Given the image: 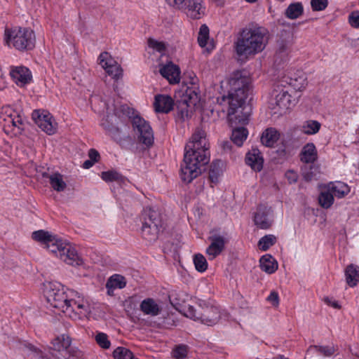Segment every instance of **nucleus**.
<instances>
[{
    "mask_svg": "<svg viewBox=\"0 0 359 359\" xmlns=\"http://www.w3.org/2000/svg\"><path fill=\"white\" fill-rule=\"evenodd\" d=\"M43 294L50 306L70 318L76 314L86 316L90 313V305L86 299L57 281L44 283Z\"/></svg>",
    "mask_w": 359,
    "mask_h": 359,
    "instance_id": "1",
    "label": "nucleus"
},
{
    "mask_svg": "<svg viewBox=\"0 0 359 359\" xmlns=\"http://www.w3.org/2000/svg\"><path fill=\"white\" fill-rule=\"evenodd\" d=\"M209 161V143L205 131L195 130L184 149V163L181 167V178L191 182L201 172V167Z\"/></svg>",
    "mask_w": 359,
    "mask_h": 359,
    "instance_id": "2",
    "label": "nucleus"
},
{
    "mask_svg": "<svg viewBox=\"0 0 359 359\" xmlns=\"http://www.w3.org/2000/svg\"><path fill=\"white\" fill-rule=\"evenodd\" d=\"M229 85V93L222 97L221 104L229 105L228 116L233 125L237 121L235 113L244 109L243 104L250 90L251 79L242 72H236L230 77Z\"/></svg>",
    "mask_w": 359,
    "mask_h": 359,
    "instance_id": "3",
    "label": "nucleus"
},
{
    "mask_svg": "<svg viewBox=\"0 0 359 359\" xmlns=\"http://www.w3.org/2000/svg\"><path fill=\"white\" fill-rule=\"evenodd\" d=\"M269 42V33L262 27H246L235 43L238 55L248 58L262 52Z\"/></svg>",
    "mask_w": 359,
    "mask_h": 359,
    "instance_id": "4",
    "label": "nucleus"
},
{
    "mask_svg": "<svg viewBox=\"0 0 359 359\" xmlns=\"http://www.w3.org/2000/svg\"><path fill=\"white\" fill-rule=\"evenodd\" d=\"M141 236L149 243L157 241L160 232L164 229L162 211L156 206L144 208L142 215Z\"/></svg>",
    "mask_w": 359,
    "mask_h": 359,
    "instance_id": "5",
    "label": "nucleus"
},
{
    "mask_svg": "<svg viewBox=\"0 0 359 359\" xmlns=\"http://www.w3.org/2000/svg\"><path fill=\"white\" fill-rule=\"evenodd\" d=\"M4 42L8 47L19 51L28 50L34 47L35 34L31 29L27 27H15L6 29Z\"/></svg>",
    "mask_w": 359,
    "mask_h": 359,
    "instance_id": "6",
    "label": "nucleus"
},
{
    "mask_svg": "<svg viewBox=\"0 0 359 359\" xmlns=\"http://www.w3.org/2000/svg\"><path fill=\"white\" fill-rule=\"evenodd\" d=\"M26 118L20 108H13L11 105L2 107L0 112V123L4 131L11 137L22 134L25 129Z\"/></svg>",
    "mask_w": 359,
    "mask_h": 359,
    "instance_id": "7",
    "label": "nucleus"
},
{
    "mask_svg": "<svg viewBox=\"0 0 359 359\" xmlns=\"http://www.w3.org/2000/svg\"><path fill=\"white\" fill-rule=\"evenodd\" d=\"M200 311H197L194 306H189L184 311V316L194 321H199L202 324L212 326L215 325L220 318L219 307L210 305L205 301H200L198 303Z\"/></svg>",
    "mask_w": 359,
    "mask_h": 359,
    "instance_id": "8",
    "label": "nucleus"
},
{
    "mask_svg": "<svg viewBox=\"0 0 359 359\" xmlns=\"http://www.w3.org/2000/svg\"><path fill=\"white\" fill-rule=\"evenodd\" d=\"M350 192V187L344 182L337 181L330 182L320 187L318 202H332L334 198H344Z\"/></svg>",
    "mask_w": 359,
    "mask_h": 359,
    "instance_id": "9",
    "label": "nucleus"
},
{
    "mask_svg": "<svg viewBox=\"0 0 359 359\" xmlns=\"http://www.w3.org/2000/svg\"><path fill=\"white\" fill-rule=\"evenodd\" d=\"M243 110H239L238 112L235 113V116L237 117V121L231 124L229 118L228 120L232 128H234L232 130L231 140L238 147L243 145L244 141L246 140L248 136V131L243 126L248 124L249 114L246 112H243Z\"/></svg>",
    "mask_w": 359,
    "mask_h": 359,
    "instance_id": "10",
    "label": "nucleus"
},
{
    "mask_svg": "<svg viewBox=\"0 0 359 359\" xmlns=\"http://www.w3.org/2000/svg\"><path fill=\"white\" fill-rule=\"evenodd\" d=\"M72 341L69 336L66 334H61L56 337L51 341V349L57 353L58 355L56 356L60 359V357L64 359H69L72 357H79L80 351L74 350L71 346Z\"/></svg>",
    "mask_w": 359,
    "mask_h": 359,
    "instance_id": "11",
    "label": "nucleus"
},
{
    "mask_svg": "<svg viewBox=\"0 0 359 359\" xmlns=\"http://www.w3.org/2000/svg\"><path fill=\"white\" fill-rule=\"evenodd\" d=\"M290 90L281 81L280 86H278L274 90V99L276 105L280 109V114H285L286 111L294 106L298 96L292 95Z\"/></svg>",
    "mask_w": 359,
    "mask_h": 359,
    "instance_id": "12",
    "label": "nucleus"
},
{
    "mask_svg": "<svg viewBox=\"0 0 359 359\" xmlns=\"http://www.w3.org/2000/svg\"><path fill=\"white\" fill-rule=\"evenodd\" d=\"M132 124L140 141L147 146L152 145L154 139V133L149 123L142 117L135 116L133 118Z\"/></svg>",
    "mask_w": 359,
    "mask_h": 359,
    "instance_id": "13",
    "label": "nucleus"
},
{
    "mask_svg": "<svg viewBox=\"0 0 359 359\" xmlns=\"http://www.w3.org/2000/svg\"><path fill=\"white\" fill-rule=\"evenodd\" d=\"M34 123L46 134L53 135L57 131V123L47 111L35 110L32 114Z\"/></svg>",
    "mask_w": 359,
    "mask_h": 359,
    "instance_id": "14",
    "label": "nucleus"
},
{
    "mask_svg": "<svg viewBox=\"0 0 359 359\" xmlns=\"http://www.w3.org/2000/svg\"><path fill=\"white\" fill-rule=\"evenodd\" d=\"M273 210L266 203H259L254 214L253 221L259 229H269L273 222Z\"/></svg>",
    "mask_w": 359,
    "mask_h": 359,
    "instance_id": "15",
    "label": "nucleus"
},
{
    "mask_svg": "<svg viewBox=\"0 0 359 359\" xmlns=\"http://www.w3.org/2000/svg\"><path fill=\"white\" fill-rule=\"evenodd\" d=\"M99 64L105 72L114 79L122 77L121 65L107 52L102 53L98 57Z\"/></svg>",
    "mask_w": 359,
    "mask_h": 359,
    "instance_id": "16",
    "label": "nucleus"
},
{
    "mask_svg": "<svg viewBox=\"0 0 359 359\" xmlns=\"http://www.w3.org/2000/svg\"><path fill=\"white\" fill-rule=\"evenodd\" d=\"M208 240L210 244L206 248L205 252L208 259L212 260L224 250L228 239L222 235L214 233L209 236Z\"/></svg>",
    "mask_w": 359,
    "mask_h": 359,
    "instance_id": "17",
    "label": "nucleus"
},
{
    "mask_svg": "<svg viewBox=\"0 0 359 359\" xmlns=\"http://www.w3.org/2000/svg\"><path fill=\"white\" fill-rule=\"evenodd\" d=\"M187 17L197 20L201 19L205 13V7L203 0H186L180 8Z\"/></svg>",
    "mask_w": 359,
    "mask_h": 359,
    "instance_id": "18",
    "label": "nucleus"
},
{
    "mask_svg": "<svg viewBox=\"0 0 359 359\" xmlns=\"http://www.w3.org/2000/svg\"><path fill=\"white\" fill-rule=\"evenodd\" d=\"M163 302L159 299L147 297L143 299L140 304V310L147 316H157L163 311Z\"/></svg>",
    "mask_w": 359,
    "mask_h": 359,
    "instance_id": "19",
    "label": "nucleus"
},
{
    "mask_svg": "<svg viewBox=\"0 0 359 359\" xmlns=\"http://www.w3.org/2000/svg\"><path fill=\"white\" fill-rule=\"evenodd\" d=\"M10 74L14 82L19 86L29 83L32 79L29 69L23 66L11 67Z\"/></svg>",
    "mask_w": 359,
    "mask_h": 359,
    "instance_id": "20",
    "label": "nucleus"
},
{
    "mask_svg": "<svg viewBox=\"0 0 359 359\" xmlns=\"http://www.w3.org/2000/svg\"><path fill=\"white\" fill-rule=\"evenodd\" d=\"M317 208L306 207L304 208V214L307 219H311L313 217V222H317L319 219V222L324 223L326 221L325 210L329 209L333 203H317Z\"/></svg>",
    "mask_w": 359,
    "mask_h": 359,
    "instance_id": "21",
    "label": "nucleus"
},
{
    "mask_svg": "<svg viewBox=\"0 0 359 359\" xmlns=\"http://www.w3.org/2000/svg\"><path fill=\"white\" fill-rule=\"evenodd\" d=\"M159 72L170 83H178L180 81V69L177 65L171 62L163 65Z\"/></svg>",
    "mask_w": 359,
    "mask_h": 359,
    "instance_id": "22",
    "label": "nucleus"
},
{
    "mask_svg": "<svg viewBox=\"0 0 359 359\" xmlns=\"http://www.w3.org/2000/svg\"><path fill=\"white\" fill-rule=\"evenodd\" d=\"M60 259L71 266H80L83 264V260L76 250L69 243L65 249L62 250Z\"/></svg>",
    "mask_w": 359,
    "mask_h": 359,
    "instance_id": "23",
    "label": "nucleus"
},
{
    "mask_svg": "<svg viewBox=\"0 0 359 359\" xmlns=\"http://www.w3.org/2000/svg\"><path fill=\"white\" fill-rule=\"evenodd\" d=\"M198 100L199 97L196 91L191 88H187L185 93L183 94L180 101V107L182 109L184 110V105L187 107L185 111L186 116H189V112H192Z\"/></svg>",
    "mask_w": 359,
    "mask_h": 359,
    "instance_id": "24",
    "label": "nucleus"
},
{
    "mask_svg": "<svg viewBox=\"0 0 359 359\" xmlns=\"http://www.w3.org/2000/svg\"><path fill=\"white\" fill-rule=\"evenodd\" d=\"M154 106L157 112L168 113L173 109L174 100L168 95H157L155 96Z\"/></svg>",
    "mask_w": 359,
    "mask_h": 359,
    "instance_id": "25",
    "label": "nucleus"
},
{
    "mask_svg": "<svg viewBox=\"0 0 359 359\" xmlns=\"http://www.w3.org/2000/svg\"><path fill=\"white\" fill-rule=\"evenodd\" d=\"M318 150L313 142H308L301 149L300 161L306 164H312L318 159Z\"/></svg>",
    "mask_w": 359,
    "mask_h": 359,
    "instance_id": "26",
    "label": "nucleus"
},
{
    "mask_svg": "<svg viewBox=\"0 0 359 359\" xmlns=\"http://www.w3.org/2000/svg\"><path fill=\"white\" fill-rule=\"evenodd\" d=\"M246 163L255 171H260L263 168L264 159L257 149H252L246 154Z\"/></svg>",
    "mask_w": 359,
    "mask_h": 359,
    "instance_id": "27",
    "label": "nucleus"
},
{
    "mask_svg": "<svg viewBox=\"0 0 359 359\" xmlns=\"http://www.w3.org/2000/svg\"><path fill=\"white\" fill-rule=\"evenodd\" d=\"M259 266L262 271L268 273H274L278 267L276 259L269 254H266L259 259Z\"/></svg>",
    "mask_w": 359,
    "mask_h": 359,
    "instance_id": "28",
    "label": "nucleus"
},
{
    "mask_svg": "<svg viewBox=\"0 0 359 359\" xmlns=\"http://www.w3.org/2000/svg\"><path fill=\"white\" fill-rule=\"evenodd\" d=\"M198 43L201 48H205L208 51L214 48V45L210 39V29L205 24L202 25L199 28Z\"/></svg>",
    "mask_w": 359,
    "mask_h": 359,
    "instance_id": "29",
    "label": "nucleus"
},
{
    "mask_svg": "<svg viewBox=\"0 0 359 359\" xmlns=\"http://www.w3.org/2000/svg\"><path fill=\"white\" fill-rule=\"evenodd\" d=\"M344 274L347 285L353 287L359 283V266L354 264H348L345 270Z\"/></svg>",
    "mask_w": 359,
    "mask_h": 359,
    "instance_id": "30",
    "label": "nucleus"
},
{
    "mask_svg": "<svg viewBox=\"0 0 359 359\" xmlns=\"http://www.w3.org/2000/svg\"><path fill=\"white\" fill-rule=\"evenodd\" d=\"M283 83H286L288 85L286 88L290 90L291 88L295 92L302 91L305 88L307 84L306 79L303 74L298 76L287 78L285 81H283Z\"/></svg>",
    "mask_w": 359,
    "mask_h": 359,
    "instance_id": "31",
    "label": "nucleus"
},
{
    "mask_svg": "<svg viewBox=\"0 0 359 359\" xmlns=\"http://www.w3.org/2000/svg\"><path fill=\"white\" fill-rule=\"evenodd\" d=\"M280 133L274 128L266 129L261 137L262 143L266 147H273L279 140Z\"/></svg>",
    "mask_w": 359,
    "mask_h": 359,
    "instance_id": "32",
    "label": "nucleus"
},
{
    "mask_svg": "<svg viewBox=\"0 0 359 359\" xmlns=\"http://www.w3.org/2000/svg\"><path fill=\"white\" fill-rule=\"evenodd\" d=\"M53 241L51 242H48L47 245H46V248L51 253L55 255L56 257H59L60 259L61 254H62V250L65 249V247H66V245H67L68 243H66L57 238L55 237V236H53Z\"/></svg>",
    "mask_w": 359,
    "mask_h": 359,
    "instance_id": "33",
    "label": "nucleus"
},
{
    "mask_svg": "<svg viewBox=\"0 0 359 359\" xmlns=\"http://www.w3.org/2000/svg\"><path fill=\"white\" fill-rule=\"evenodd\" d=\"M304 6L301 2L290 4L285 11V15L290 20H295L302 15Z\"/></svg>",
    "mask_w": 359,
    "mask_h": 359,
    "instance_id": "34",
    "label": "nucleus"
},
{
    "mask_svg": "<svg viewBox=\"0 0 359 359\" xmlns=\"http://www.w3.org/2000/svg\"><path fill=\"white\" fill-rule=\"evenodd\" d=\"M321 128V124L315 120H307L300 126V130L307 135H313L318 133Z\"/></svg>",
    "mask_w": 359,
    "mask_h": 359,
    "instance_id": "35",
    "label": "nucleus"
},
{
    "mask_svg": "<svg viewBox=\"0 0 359 359\" xmlns=\"http://www.w3.org/2000/svg\"><path fill=\"white\" fill-rule=\"evenodd\" d=\"M225 170V163L221 160L213 161L210 166V178L212 182H216Z\"/></svg>",
    "mask_w": 359,
    "mask_h": 359,
    "instance_id": "36",
    "label": "nucleus"
},
{
    "mask_svg": "<svg viewBox=\"0 0 359 359\" xmlns=\"http://www.w3.org/2000/svg\"><path fill=\"white\" fill-rule=\"evenodd\" d=\"M54 235L50 233L49 232L44 230H38L35 231L32 233V238L43 245L45 247L48 243V242H51L53 240V236Z\"/></svg>",
    "mask_w": 359,
    "mask_h": 359,
    "instance_id": "37",
    "label": "nucleus"
},
{
    "mask_svg": "<svg viewBox=\"0 0 359 359\" xmlns=\"http://www.w3.org/2000/svg\"><path fill=\"white\" fill-rule=\"evenodd\" d=\"M49 182L52 188L57 191H63L67 186L63 176L59 173H53L50 175Z\"/></svg>",
    "mask_w": 359,
    "mask_h": 359,
    "instance_id": "38",
    "label": "nucleus"
},
{
    "mask_svg": "<svg viewBox=\"0 0 359 359\" xmlns=\"http://www.w3.org/2000/svg\"><path fill=\"white\" fill-rule=\"evenodd\" d=\"M308 352L315 351L317 353L322 355L325 357L332 356L336 351V349L334 346H311L308 351Z\"/></svg>",
    "mask_w": 359,
    "mask_h": 359,
    "instance_id": "39",
    "label": "nucleus"
},
{
    "mask_svg": "<svg viewBox=\"0 0 359 359\" xmlns=\"http://www.w3.org/2000/svg\"><path fill=\"white\" fill-rule=\"evenodd\" d=\"M107 283L109 287L115 289H123L126 286V278L120 274H114L109 277Z\"/></svg>",
    "mask_w": 359,
    "mask_h": 359,
    "instance_id": "40",
    "label": "nucleus"
},
{
    "mask_svg": "<svg viewBox=\"0 0 359 359\" xmlns=\"http://www.w3.org/2000/svg\"><path fill=\"white\" fill-rule=\"evenodd\" d=\"M276 243V237L272 234H268L262 237L258 241V248L262 251L268 250Z\"/></svg>",
    "mask_w": 359,
    "mask_h": 359,
    "instance_id": "41",
    "label": "nucleus"
},
{
    "mask_svg": "<svg viewBox=\"0 0 359 359\" xmlns=\"http://www.w3.org/2000/svg\"><path fill=\"white\" fill-rule=\"evenodd\" d=\"M114 359H135L133 353L127 348L117 347L113 352Z\"/></svg>",
    "mask_w": 359,
    "mask_h": 359,
    "instance_id": "42",
    "label": "nucleus"
},
{
    "mask_svg": "<svg viewBox=\"0 0 359 359\" xmlns=\"http://www.w3.org/2000/svg\"><path fill=\"white\" fill-rule=\"evenodd\" d=\"M318 168L313 165H305L302 169V175L306 181H311L315 179L318 175Z\"/></svg>",
    "mask_w": 359,
    "mask_h": 359,
    "instance_id": "43",
    "label": "nucleus"
},
{
    "mask_svg": "<svg viewBox=\"0 0 359 359\" xmlns=\"http://www.w3.org/2000/svg\"><path fill=\"white\" fill-rule=\"evenodd\" d=\"M194 264L196 271L201 273L205 272L208 269V262L202 254H196L194 257Z\"/></svg>",
    "mask_w": 359,
    "mask_h": 359,
    "instance_id": "44",
    "label": "nucleus"
},
{
    "mask_svg": "<svg viewBox=\"0 0 359 359\" xmlns=\"http://www.w3.org/2000/svg\"><path fill=\"white\" fill-rule=\"evenodd\" d=\"M101 178L106 182H121L123 180L122 175L116 170H108L101 173Z\"/></svg>",
    "mask_w": 359,
    "mask_h": 359,
    "instance_id": "45",
    "label": "nucleus"
},
{
    "mask_svg": "<svg viewBox=\"0 0 359 359\" xmlns=\"http://www.w3.org/2000/svg\"><path fill=\"white\" fill-rule=\"evenodd\" d=\"M188 353V346L180 344L176 346L172 351V357L175 359H184Z\"/></svg>",
    "mask_w": 359,
    "mask_h": 359,
    "instance_id": "46",
    "label": "nucleus"
},
{
    "mask_svg": "<svg viewBox=\"0 0 359 359\" xmlns=\"http://www.w3.org/2000/svg\"><path fill=\"white\" fill-rule=\"evenodd\" d=\"M97 344L102 348L107 349L110 347L111 342L108 339V336L104 332H98L95 335Z\"/></svg>",
    "mask_w": 359,
    "mask_h": 359,
    "instance_id": "47",
    "label": "nucleus"
},
{
    "mask_svg": "<svg viewBox=\"0 0 359 359\" xmlns=\"http://www.w3.org/2000/svg\"><path fill=\"white\" fill-rule=\"evenodd\" d=\"M148 45L149 48L160 53H163L165 50V43L161 41H156L155 39H149Z\"/></svg>",
    "mask_w": 359,
    "mask_h": 359,
    "instance_id": "48",
    "label": "nucleus"
},
{
    "mask_svg": "<svg viewBox=\"0 0 359 359\" xmlns=\"http://www.w3.org/2000/svg\"><path fill=\"white\" fill-rule=\"evenodd\" d=\"M328 6V0H311V6L313 11H324Z\"/></svg>",
    "mask_w": 359,
    "mask_h": 359,
    "instance_id": "49",
    "label": "nucleus"
},
{
    "mask_svg": "<svg viewBox=\"0 0 359 359\" xmlns=\"http://www.w3.org/2000/svg\"><path fill=\"white\" fill-rule=\"evenodd\" d=\"M348 22L352 27L359 29V11L351 12L348 17Z\"/></svg>",
    "mask_w": 359,
    "mask_h": 359,
    "instance_id": "50",
    "label": "nucleus"
},
{
    "mask_svg": "<svg viewBox=\"0 0 359 359\" xmlns=\"http://www.w3.org/2000/svg\"><path fill=\"white\" fill-rule=\"evenodd\" d=\"M266 300L273 306H278L280 300L278 293L274 290L271 291L267 297Z\"/></svg>",
    "mask_w": 359,
    "mask_h": 359,
    "instance_id": "51",
    "label": "nucleus"
},
{
    "mask_svg": "<svg viewBox=\"0 0 359 359\" xmlns=\"http://www.w3.org/2000/svg\"><path fill=\"white\" fill-rule=\"evenodd\" d=\"M169 6L175 9L180 10L186 0H165Z\"/></svg>",
    "mask_w": 359,
    "mask_h": 359,
    "instance_id": "52",
    "label": "nucleus"
},
{
    "mask_svg": "<svg viewBox=\"0 0 359 359\" xmlns=\"http://www.w3.org/2000/svg\"><path fill=\"white\" fill-rule=\"evenodd\" d=\"M285 177L287 178L289 183H294L297 181L298 174L293 170H288L285 173Z\"/></svg>",
    "mask_w": 359,
    "mask_h": 359,
    "instance_id": "53",
    "label": "nucleus"
},
{
    "mask_svg": "<svg viewBox=\"0 0 359 359\" xmlns=\"http://www.w3.org/2000/svg\"><path fill=\"white\" fill-rule=\"evenodd\" d=\"M26 346L32 352L36 353L37 355H40L41 357H40L39 359H48L46 357L42 356L41 355H42V351L41 350H39L37 347L34 346L33 344H28Z\"/></svg>",
    "mask_w": 359,
    "mask_h": 359,
    "instance_id": "54",
    "label": "nucleus"
},
{
    "mask_svg": "<svg viewBox=\"0 0 359 359\" xmlns=\"http://www.w3.org/2000/svg\"><path fill=\"white\" fill-rule=\"evenodd\" d=\"M99 156V153L95 149H91L89 150V159L93 161V162L96 163L98 161Z\"/></svg>",
    "mask_w": 359,
    "mask_h": 359,
    "instance_id": "55",
    "label": "nucleus"
},
{
    "mask_svg": "<svg viewBox=\"0 0 359 359\" xmlns=\"http://www.w3.org/2000/svg\"><path fill=\"white\" fill-rule=\"evenodd\" d=\"M324 302L329 306L334 309H340V305L337 301L330 299L329 297L324 298Z\"/></svg>",
    "mask_w": 359,
    "mask_h": 359,
    "instance_id": "56",
    "label": "nucleus"
},
{
    "mask_svg": "<svg viewBox=\"0 0 359 359\" xmlns=\"http://www.w3.org/2000/svg\"><path fill=\"white\" fill-rule=\"evenodd\" d=\"M6 87V81L2 69L0 67V90H3Z\"/></svg>",
    "mask_w": 359,
    "mask_h": 359,
    "instance_id": "57",
    "label": "nucleus"
},
{
    "mask_svg": "<svg viewBox=\"0 0 359 359\" xmlns=\"http://www.w3.org/2000/svg\"><path fill=\"white\" fill-rule=\"evenodd\" d=\"M291 43V37L290 35L286 36L285 41L283 43V50L287 49Z\"/></svg>",
    "mask_w": 359,
    "mask_h": 359,
    "instance_id": "58",
    "label": "nucleus"
},
{
    "mask_svg": "<svg viewBox=\"0 0 359 359\" xmlns=\"http://www.w3.org/2000/svg\"><path fill=\"white\" fill-rule=\"evenodd\" d=\"M95 163L93 162V161L88 159L83 162V168L85 169H88L91 168Z\"/></svg>",
    "mask_w": 359,
    "mask_h": 359,
    "instance_id": "59",
    "label": "nucleus"
},
{
    "mask_svg": "<svg viewBox=\"0 0 359 359\" xmlns=\"http://www.w3.org/2000/svg\"><path fill=\"white\" fill-rule=\"evenodd\" d=\"M106 288H107V294H109L110 296H113L114 295V291L116 289L114 288V287H109L107 283H106Z\"/></svg>",
    "mask_w": 359,
    "mask_h": 359,
    "instance_id": "60",
    "label": "nucleus"
},
{
    "mask_svg": "<svg viewBox=\"0 0 359 359\" xmlns=\"http://www.w3.org/2000/svg\"><path fill=\"white\" fill-rule=\"evenodd\" d=\"M170 301L171 304H172L175 307H177V305H180V304L177 302L174 303L173 300L171 299H170Z\"/></svg>",
    "mask_w": 359,
    "mask_h": 359,
    "instance_id": "61",
    "label": "nucleus"
},
{
    "mask_svg": "<svg viewBox=\"0 0 359 359\" xmlns=\"http://www.w3.org/2000/svg\"><path fill=\"white\" fill-rule=\"evenodd\" d=\"M175 325V321L172 320V323H168L167 325H165V327H168V326H172Z\"/></svg>",
    "mask_w": 359,
    "mask_h": 359,
    "instance_id": "62",
    "label": "nucleus"
},
{
    "mask_svg": "<svg viewBox=\"0 0 359 359\" xmlns=\"http://www.w3.org/2000/svg\"><path fill=\"white\" fill-rule=\"evenodd\" d=\"M246 2L248 3H250V4H252V3H255L257 2L258 0H245Z\"/></svg>",
    "mask_w": 359,
    "mask_h": 359,
    "instance_id": "63",
    "label": "nucleus"
}]
</instances>
